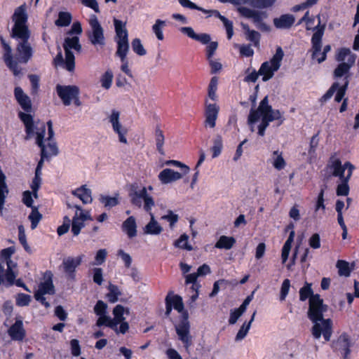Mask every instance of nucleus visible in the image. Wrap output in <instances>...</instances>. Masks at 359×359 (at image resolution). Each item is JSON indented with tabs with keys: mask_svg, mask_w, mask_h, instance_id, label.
Here are the masks:
<instances>
[{
	"mask_svg": "<svg viewBox=\"0 0 359 359\" xmlns=\"http://www.w3.org/2000/svg\"><path fill=\"white\" fill-rule=\"evenodd\" d=\"M27 19L25 4L18 7L12 16L14 25L11 36L17 41L15 58L13 57L11 46L2 36H0L1 43L4 48V61L15 76L22 74V68L19 63L27 64L34 54V48L30 41L31 31L27 25Z\"/></svg>",
	"mask_w": 359,
	"mask_h": 359,
	"instance_id": "1",
	"label": "nucleus"
},
{
	"mask_svg": "<svg viewBox=\"0 0 359 359\" xmlns=\"http://www.w3.org/2000/svg\"><path fill=\"white\" fill-rule=\"evenodd\" d=\"M327 311V306L323 299L316 294L309 299L308 318L313 323L311 334L314 339H319L323 335L325 341H329L332 334V320L323 318V313Z\"/></svg>",
	"mask_w": 359,
	"mask_h": 359,
	"instance_id": "2",
	"label": "nucleus"
},
{
	"mask_svg": "<svg viewBox=\"0 0 359 359\" xmlns=\"http://www.w3.org/2000/svg\"><path fill=\"white\" fill-rule=\"evenodd\" d=\"M172 306L179 313H182V318L180 323L175 325V330L179 339L184 344L187 351L191 345V337L190 335V324L187 312L184 311V304L182 299L179 295L170 297Z\"/></svg>",
	"mask_w": 359,
	"mask_h": 359,
	"instance_id": "3",
	"label": "nucleus"
},
{
	"mask_svg": "<svg viewBox=\"0 0 359 359\" xmlns=\"http://www.w3.org/2000/svg\"><path fill=\"white\" fill-rule=\"evenodd\" d=\"M14 95L21 108L27 113L20 111L18 116L25 126L27 136L25 140L30 139L34 135V124L33 117L28 114L32 111V102L30 98L24 93L20 87H15Z\"/></svg>",
	"mask_w": 359,
	"mask_h": 359,
	"instance_id": "4",
	"label": "nucleus"
},
{
	"mask_svg": "<svg viewBox=\"0 0 359 359\" xmlns=\"http://www.w3.org/2000/svg\"><path fill=\"white\" fill-rule=\"evenodd\" d=\"M130 312L128 308H125L121 304L116 305L112 311L114 318L109 316L103 317L100 320H97L96 325L102 327L107 326L113 330L116 334H126L129 330V324L125 320L124 313L128 314Z\"/></svg>",
	"mask_w": 359,
	"mask_h": 359,
	"instance_id": "5",
	"label": "nucleus"
},
{
	"mask_svg": "<svg viewBox=\"0 0 359 359\" xmlns=\"http://www.w3.org/2000/svg\"><path fill=\"white\" fill-rule=\"evenodd\" d=\"M47 126L48 135L47 140L48 141V143L46 147L43 143L44 135L46 133V126L43 123H41L40 126H34V130H36V132L34 131V134L36 135V143L41 148V152H43V150L45 151L46 153V156L49 158L53 156H57L59 153V150L56 142L53 140L55 133L51 121H48L47 122Z\"/></svg>",
	"mask_w": 359,
	"mask_h": 359,
	"instance_id": "6",
	"label": "nucleus"
},
{
	"mask_svg": "<svg viewBox=\"0 0 359 359\" xmlns=\"http://www.w3.org/2000/svg\"><path fill=\"white\" fill-rule=\"evenodd\" d=\"M353 170V165L348 161L342 165L336 154L330 156L326 165V170L330 172L327 177L334 176L338 177L339 179H344L346 177L351 178Z\"/></svg>",
	"mask_w": 359,
	"mask_h": 359,
	"instance_id": "7",
	"label": "nucleus"
},
{
	"mask_svg": "<svg viewBox=\"0 0 359 359\" xmlns=\"http://www.w3.org/2000/svg\"><path fill=\"white\" fill-rule=\"evenodd\" d=\"M114 25L116 32L115 41L117 43L116 55L120 57L121 60H124L129 50L128 34L126 28V23L114 19Z\"/></svg>",
	"mask_w": 359,
	"mask_h": 359,
	"instance_id": "8",
	"label": "nucleus"
},
{
	"mask_svg": "<svg viewBox=\"0 0 359 359\" xmlns=\"http://www.w3.org/2000/svg\"><path fill=\"white\" fill-rule=\"evenodd\" d=\"M320 21L319 20L318 25L313 28L315 30L314 34L311 38L312 44V59H316L318 63H322L327 58V53L330 51V45H326L323 51L321 52L322 48V38L324 34L325 26L319 27Z\"/></svg>",
	"mask_w": 359,
	"mask_h": 359,
	"instance_id": "9",
	"label": "nucleus"
},
{
	"mask_svg": "<svg viewBox=\"0 0 359 359\" xmlns=\"http://www.w3.org/2000/svg\"><path fill=\"white\" fill-rule=\"evenodd\" d=\"M284 53L280 47L276 48V53L269 61L264 62L262 64L259 74L262 76V81H267L271 79L276 72H277L283 58Z\"/></svg>",
	"mask_w": 359,
	"mask_h": 359,
	"instance_id": "10",
	"label": "nucleus"
},
{
	"mask_svg": "<svg viewBox=\"0 0 359 359\" xmlns=\"http://www.w3.org/2000/svg\"><path fill=\"white\" fill-rule=\"evenodd\" d=\"M63 48L65 52V69L69 72H72L75 68V57L71 49H74L79 53L82 48L79 37L65 38Z\"/></svg>",
	"mask_w": 359,
	"mask_h": 359,
	"instance_id": "11",
	"label": "nucleus"
},
{
	"mask_svg": "<svg viewBox=\"0 0 359 359\" xmlns=\"http://www.w3.org/2000/svg\"><path fill=\"white\" fill-rule=\"evenodd\" d=\"M89 23L90 29L87 32L89 41L95 47H104L105 45L104 29L97 17L95 15L92 16Z\"/></svg>",
	"mask_w": 359,
	"mask_h": 359,
	"instance_id": "12",
	"label": "nucleus"
},
{
	"mask_svg": "<svg viewBox=\"0 0 359 359\" xmlns=\"http://www.w3.org/2000/svg\"><path fill=\"white\" fill-rule=\"evenodd\" d=\"M131 203L138 208L142 206V201L144 202V210L149 212L152 208L154 206V201L153 198L147 194V188L143 187L140 190H135L130 194Z\"/></svg>",
	"mask_w": 359,
	"mask_h": 359,
	"instance_id": "13",
	"label": "nucleus"
},
{
	"mask_svg": "<svg viewBox=\"0 0 359 359\" xmlns=\"http://www.w3.org/2000/svg\"><path fill=\"white\" fill-rule=\"evenodd\" d=\"M348 84L349 80L347 79L341 86H339V83L338 82H334L327 91L320 99V102H326L332 98L335 92H337V93L334 97V101L340 102L342 100H344V97L346 94Z\"/></svg>",
	"mask_w": 359,
	"mask_h": 359,
	"instance_id": "14",
	"label": "nucleus"
},
{
	"mask_svg": "<svg viewBox=\"0 0 359 359\" xmlns=\"http://www.w3.org/2000/svg\"><path fill=\"white\" fill-rule=\"evenodd\" d=\"M56 92L65 106H69L76 93H80L79 87L74 85L62 86L57 84Z\"/></svg>",
	"mask_w": 359,
	"mask_h": 359,
	"instance_id": "15",
	"label": "nucleus"
},
{
	"mask_svg": "<svg viewBox=\"0 0 359 359\" xmlns=\"http://www.w3.org/2000/svg\"><path fill=\"white\" fill-rule=\"evenodd\" d=\"M119 117V111L114 109L109 116V121L111 123L114 131L118 134L119 141L122 143L127 144L128 141L125 137V135L127 133V130L120 123Z\"/></svg>",
	"mask_w": 359,
	"mask_h": 359,
	"instance_id": "16",
	"label": "nucleus"
},
{
	"mask_svg": "<svg viewBox=\"0 0 359 359\" xmlns=\"http://www.w3.org/2000/svg\"><path fill=\"white\" fill-rule=\"evenodd\" d=\"M219 111V107L215 104L208 103L205 102V121L204 126L205 127H209L210 128H213L216 126V121L218 117Z\"/></svg>",
	"mask_w": 359,
	"mask_h": 359,
	"instance_id": "17",
	"label": "nucleus"
},
{
	"mask_svg": "<svg viewBox=\"0 0 359 359\" xmlns=\"http://www.w3.org/2000/svg\"><path fill=\"white\" fill-rule=\"evenodd\" d=\"M356 55H351L347 59L346 62H339L333 72L334 79H339L344 76V83L349 78V72L351 68L354 65Z\"/></svg>",
	"mask_w": 359,
	"mask_h": 359,
	"instance_id": "18",
	"label": "nucleus"
},
{
	"mask_svg": "<svg viewBox=\"0 0 359 359\" xmlns=\"http://www.w3.org/2000/svg\"><path fill=\"white\" fill-rule=\"evenodd\" d=\"M8 334L14 341H22L25 337V330L23 327L22 320L18 318L8 330Z\"/></svg>",
	"mask_w": 359,
	"mask_h": 359,
	"instance_id": "19",
	"label": "nucleus"
},
{
	"mask_svg": "<svg viewBox=\"0 0 359 359\" xmlns=\"http://www.w3.org/2000/svg\"><path fill=\"white\" fill-rule=\"evenodd\" d=\"M273 25L278 29H290L295 22V17L292 14H283L273 20Z\"/></svg>",
	"mask_w": 359,
	"mask_h": 359,
	"instance_id": "20",
	"label": "nucleus"
},
{
	"mask_svg": "<svg viewBox=\"0 0 359 359\" xmlns=\"http://www.w3.org/2000/svg\"><path fill=\"white\" fill-rule=\"evenodd\" d=\"M183 175V173L176 172L172 169L165 168L158 174V179L162 184H168L180 180Z\"/></svg>",
	"mask_w": 359,
	"mask_h": 359,
	"instance_id": "21",
	"label": "nucleus"
},
{
	"mask_svg": "<svg viewBox=\"0 0 359 359\" xmlns=\"http://www.w3.org/2000/svg\"><path fill=\"white\" fill-rule=\"evenodd\" d=\"M83 257V255H80L77 257H68L64 259L62 264L65 272L68 273L69 276L73 277L76 268L81 264Z\"/></svg>",
	"mask_w": 359,
	"mask_h": 359,
	"instance_id": "22",
	"label": "nucleus"
},
{
	"mask_svg": "<svg viewBox=\"0 0 359 359\" xmlns=\"http://www.w3.org/2000/svg\"><path fill=\"white\" fill-rule=\"evenodd\" d=\"M53 274L50 271H46L44 275V281L41 283L39 285V289L36 292L53 294H55V287L52 280Z\"/></svg>",
	"mask_w": 359,
	"mask_h": 359,
	"instance_id": "23",
	"label": "nucleus"
},
{
	"mask_svg": "<svg viewBox=\"0 0 359 359\" xmlns=\"http://www.w3.org/2000/svg\"><path fill=\"white\" fill-rule=\"evenodd\" d=\"M72 194L79 198L83 204H90L93 202L92 191L86 185L72 190Z\"/></svg>",
	"mask_w": 359,
	"mask_h": 359,
	"instance_id": "24",
	"label": "nucleus"
},
{
	"mask_svg": "<svg viewBox=\"0 0 359 359\" xmlns=\"http://www.w3.org/2000/svg\"><path fill=\"white\" fill-rule=\"evenodd\" d=\"M151 216L149 222L144 227L143 231L144 234L149 235H159L163 231V227L155 219L154 215L151 211L149 212Z\"/></svg>",
	"mask_w": 359,
	"mask_h": 359,
	"instance_id": "25",
	"label": "nucleus"
},
{
	"mask_svg": "<svg viewBox=\"0 0 359 359\" xmlns=\"http://www.w3.org/2000/svg\"><path fill=\"white\" fill-rule=\"evenodd\" d=\"M241 27L244 31L246 39L250 41L255 47H259L261 38L260 34L254 29H251L248 25L243 22L241 23Z\"/></svg>",
	"mask_w": 359,
	"mask_h": 359,
	"instance_id": "26",
	"label": "nucleus"
},
{
	"mask_svg": "<svg viewBox=\"0 0 359 359\" xmlns=\"http://www.w3.org/2000/svg\"><path fill=\"white\" fill-rule=\"evenodd\" d=\"M122 230L130 238L137 236V224L133 216L129 217L123 222Z\"/></svg>",
	"mask_w": 359,
	"mask_h": 359,
	"instance_id": "27",
	"label": "nucleus"
},
{
	"mask_svg": "<svg viewBox=\"0 0 359 359\" xmlns=\"http://www.w3.org/2000/svg\"><path fill=\"white\" fill-rule=\"evenodd\" d=\"M208 12L207 13H211L215 17L219 18L224 24V26L226 31L227 38L228 39H231L233 35V22L228 20L224 15H222L217 10H207Z\"/></svg>",
	"mask_w": 359,
	"mask_h": 359,
	"instance_id": "28",
	"label": "nucleus"
},
{
	"mask_svg": "<svg viewBox=\"0 0 359 359\" xmlns=\"http://www.w3.org/2000/svg\"><path fill=\"white\" fill-rule=\"evenodd\" d=\"M337 344L339 349L344 352V359H348L351 346L349 336L346 333L341 334L338 338Z\"/></svg>",
	"mask_w": 359,
	"mask_h": 359,
	"instance_id": "29",
	"label": "nucleus"
},
{
	"mask_svg": "<svg viewBox=\"0 0 359 359\" xmlns=\"http://www.w3.org/2000/svg\"><path fill=\"white\" fill-rule=\"evenodd\" d=\"M276 0H244V4L250 5L252 8L264 9L272 7Z\"/></svg>",
	"mask_w": 359,
	"mask_h": 359,
	"instance_id": "30",
	"label": "nucleus"
},
{
	"mask_svg": "<svg viewBox=\"0 0 359 359\" xmlns=\"http://www.w3.org/2000/svg\"><path fill=\"white\" fill-rule=\"evenodd\" d=\"M236 243V240L233 237L221 236L215 243V247L218 249L230 250Z\"/></svg>",
	"mask_w": 359,
	"mask_h": 359,
	"instance_id": "31",
	"label": "nucleus"
},
{
	"mask_svg": "<svg viewBox=\"0 0 359 359\" xmlns=\"http://www.w3.org/2000/svg\"><path fill=\"white\" fill-rule=\"evenodd\" d=\"M99 201L107 208H111L119 203V195L116 194L114 196L101 194Z\"/></svg>",
	"mask_w": 359,
	"mask_h": 359,
	"instance_id": "32",
	"label": "nucleus"
},
{
	"mask_svg": "<svg viewBox=\"0 0 359 359\" xmlns=\"http://www.w3.org/2000/svg\"><path fill=\"white\" fill-rule=\"evenodd\" d=\"M165 21L158 19L156 20L155 23L152 26L153 32L156 35V38L160 41H162L164 39L163 29L165 27Z\"/></svg>",
	"mask_w": 359,
	"mask_h": 359,
	"instance_id": "33",
	"label": "nucleus"
},
{
	"mask_svg": "<svg viewBox=\"0 0 359 359\" xmlns=\"http://www.w3.org/2000/svg\"><path fill=\"white\" fill-rule=\"evenodd\" d=\"M164 140L165 137L163 131L159 128V127H156L155 130V140L156 149L161 155H164L165 154L163 150Z\"/></svg>",
	"mask_w": 359,
	"mask_h": 359,
	"instance_id": "34",
	"label": "nucleus"
},
{
	"mask_svg": "<svg viewBox=\"0 0 359 359\" xmlns=\"http://www.w3.org/2000/svg\"><path fill=\"white\" fill-rule=\"evenodd\" d=\"M107 304L102 300H98L94 306L95 313L99 316L97 320H100L103 317H108L107 314Z\"/></svg>",
	"mask_w": 359,
	"mask_h": 359,
	"instance_id": "35",
	"label": "nucleus"
},
{
	"mask_svg": "<svg viewBox=\"0 0 359 359\" xmlns=\"http://www.w3.org/2000/svg\"><path fill=\"white\" fill-rule=\"evenodd\" d=\"M28 218L31 222L32 229H34L42 219V215L39 212L37 207H33Z\"/></svg>",
	"mask_w": 359,
	"mask_h": 359,
	"instance_id": "36",
	"label": "nucleus"
},
{
	"mask_svg": "<svg viewBox=\"0 0 359 359\" xmlns=\"http://www.w3.org/2000/svg\"><path fill=\"white\" fill-rule=\"evenodd\" d=\"M108 290L109 293L107 294V297L109 302L111 303H115L118 301V297L121 294L119 288L115 285L109 284Z\"/></svg>",
	"mask_w": 359,
	"mask_h": 359,
	"instance_id": "37",
	"label": "nucleus"
},
{
	"mask_svg": "<svg viewBox=\"0 0 359 359\" xmlns=\"http://www.w3.org/2000/svg\"><path fill=\"white\" fill-rule=\"evenodd\" d=\"M273 155L275 156L273 161V167L278 170L283 169L286 165V163L283 158L282 152L276 150L273 152Z\"/></svg>",
	"mask_w": 359,
	"mask_h": 359,
	"instance_id": "38",
	"label": "nucleus"
},
{
	"mask_svg": "<svg viewBox=\"0 0 359 359\" xmlns=\"http://www.w3.org/2000/svg\"><path fill=\"white\" fill-rule=\"evenodd\" d=\"M339 275L341 276L348 277L351 274V270L348 262L344 260H339L337 262Z\"/></svg>",
	"mask_w": 359,
	"mask_h": 359,
	"instance_id": "39",
	"label": "nucleus"
},
{
	"mask_svg": "<svg viewBox=\"0 0 359 359\" xmlns=\"http://www.w3.org/2000/svg\"><path fill=\"white\" fill-rule=\"evenodd\" d=\"M223 148L222 138L220 135L216 136L213 142V146L212 147V158H217L222 152Z\"/></svg>",
	"mask_w": 359,
	"mask_h": 359,
	"instance_id": "40",
	"label": "nucleus"
},
{
	"mask_svg": "<svg viewBox=\"0 0 359 359\" xmlns=\"http://www.w3.org/2000/svg\"><path fill=\"white\" fill-rule=\"evenodd\" d=\"M72 16L67 12H60L58 18L55 21V25L59 27H66L71 22Z\"/></svg>",
	"mask_w": 359,
	"mask_h": 359,
	"instance_id": "41",
	"label": "nucleus"
},
{
	"mask_svg": "<svg viewBox=\"0 0 359 359\" xmlns=\"http://www.w3.org/2000/svg\"><path fill=\"white\" fill-rule=\"evenodd\" d=\"M114 75L111 70H107L105 73L102 76L100 82L102 87L105 89L110 88L112 81H113Z\"/></svg>",
	"mask_w": 359,
	"mask_h": 359,
	"instance_id": "42",
	"label": "nucleus"
},
{
	"mask_svg": "<svg viewBox=\"0 0 359 359\" xmlns=\"http://www.w3.org/2000/svg\"><path fill=\"white\" fill-rule=\"evenodd\" d=\"M189 236L184 233L175 242V245L177 248L185 249L187 250H191L192 247L188 243Z\"/></svg>",
	"mask_w": 359,
	"mask_h": 359,
	"instance_id": "43",
	"label": "nucleus"
},
{
	"mask_svg": "<svg viewBox=\"0 0 359 359\" xmlns=\"http://www.w3.org/2000/svg\"><path fill=\"white\" fill-rule=\"evenodd\" d=\"M262 116L270 122L282 119V114L280 111L274 110L272 107L271 108V110H269V111H266V112L262 114Z\"/></svg>",
	"mask_w": 359,
	"mask_h": 359,
	"instance_id": "44",
	"label": "nucleus"
},
{
	"mask_svg": "<svg viewBox=\"0 0 359 359\" xmlns=\"http://www.w3.org/2000/svg\"><path fill=\"white\" fill-rule=\"evenodd\" d=\"M341 183L337 186V194L338 196H347L349 192V187L348 185V182L350 178H347V177L344 179H340Z\"/></svg>",
	"mask_w": 359,
	"mask_h": 359,
	"instance_id": "45",
	"label": "nucleus"
},
{
	"mask_svg": "<svg viewBox=\"0 0 359 359\" xmlns=\"http://www.w3.org/2000/svg\"><path fill=\"white\" fill-rule=\"evenodd\" d=\"M351 55H355V54L351 53L349 48H340L337 55H336V60L339 62H346L345 60L350 57Z\"/></svg>",
	"mask_w": 359,
	"mask_h": 359,
	"instance_id": "46",
	"label": "nucleus"
},
{
	"mask_svg": "<svg viewBox=\"0 0 359 359\" xmlns=\"http://www.w3.org/2000/svg\"><path fill=\"white\" fill-rule=\"evenodd\" d=\"M132 48L133 50L138 55L143 56L147 53L146 50L144 49L141 41L140 39H135L132 41Z\"/></svg>",
	"mask_w": 359,
	"mask_h": 359,
	"instance_id": "47",
	"label": "nucleus"
},
{
	"mask_svg": "<svg viewBox=\"0 0 359 359\" xmlns=\"http://www.w3.org/2000/svg\"><path fill=\"white\" fill-rule=\"evenodd\" d=\"M250 327H251L250 323L245 322L241 327L238 333L236 334V336L235 337V341H242L247 336Z\"/></svg>",
	"mask_w": 359,
	"mask_h": 359,
	"instance_id": "48",
	"label": "nucleus"
},
{
	"mask_svg": "<svg viewBox=\"0 0 359 359\" xmlns=\"http://www.w3.org/2000/svg\"><path fill=\"white\" fill-rule=\"evenodd\" d=\"M217 78L216 76H213L211 79L208 86V96L212 100H215L217 98L216 91L217 88Z\"/></svg>",
	"mask_w": 359,
	"mask_h": 359,
	"instance_id": "49",
	"label": "nucleus"
},
{
	"mask_svg": "<svg viewBox=\"0 0 359 359\" xmlns=\"http://www.w3.org/2000/svg\"><path fill=\"white\" fill-rule=\"evenodd\" d=\"M261 113L259 109L255 110L253 108L251 109L250 114L248 118V123L251 126V131L255 130L253 124L255 123L260 118Z\"/></svg>",
	"mask_w": 359,
	"mask_h": 359,
	"instance_id": "50",
	"label": "nucleus"
},
{
	"mask_svg": "<svg viewBox=\"0 0 359 359\" xmlns=\"http://www.w3.org/2000/svg\"><path fill=\"white\" fill-rule=\"evenodd\" d=\"M312 295L314 294H313L311 285L309 283H306L299 290V299L302 302L305 301L309 297L310 298Z\"/></svg>",
	"mask_w": 359,
	"mask_h": 359,
	"instance_id": "51",
	"label": "nucleus"
},
{
	"mask_svg": "<svg viewBox=\"0 0 359 359\" xmlns=\"http://www.w3.org/2000/svg\"><path fill=\"white\" fill-rule=\"evenodd\" d=\"M84 227V222L77 217H73L72 223V232L74 236H78L82 228Z\"/></svg>",
	"mask_w": 359,
	"mask_h": 359,
	"instance_id": "52",
	"label": "nucleus"
},
{
	"mask_svg": "<svg viewBox=\"0 0 359 359\" xmlns=\"http://www.w3.org/2000/svg\"><path fill=\"white\" fill-rule=\"evenodd\" d=\"M290 288V281L289 279H285L280 287V300L284 301L289 293Z\"/></svg>",
	"mask_w": 359,
	"mask_h": 359,
	"instance_id": "53",
	"label": "nucleus"
},
{
	"mask_svg": "<svg viewBox=\"0 0 359 359\" xmlns=\"http://www.w3.org/2000/svg\"><path fill=\"white\" fill-rule=\"evenodd\" d=\"M161 219L168 221L170 223V227L172 228L177 222L179 217L177 215L174 214L172 210H168V215L162 216Z\"/></svg>",
	"mask_w": 359,
	"mask_h": 359,
	"instance_id": "54",
	"label": "nucleus"
},
{
	"mask_svg": "<svg viewBox=\"0 0 359 359\" xmlns=\"http://www.w3.org/2000/svg\"><path fill=\"white\" fill-rule=\"evenodd\" d=\"M179 3L181 4L182 6L184 8H188L190 9H195L200 11H202L203 13H208V11L200 6H198L194 3L191 2L190 0H179Z\"/></svg>",
	"mask_w": 359,
	"mask_h": 359,
	"instance_id": "55",
	"label": "nucleus"
},
{
	"mask_svg": "<svg viewBox=\"0 0 359 359\" xmlns=\"http://www.w3.org/2000/svg\"><path fill=\"white\" fill-rule=\"evenodd\" d=\"M107 255V252L105 249H100L99 250L95 255V263L94 265H101L103 264L105 260Z\"/></svg>",
	"mask_w": 359,
	"mask_h": 359,
	"instance_id": "56",
	"label": "nucleus"
},
{
	"mask_svg": "<svg viewBox=\"0 0 359 359\" xmlns=\"http://www.w3.org/2000/svg\"><path fill=\"white\" fill-rule=\"evenodd\" d=\"M74 208H76L77 210L74 217H77L78 219H81L83 222L90 219L89 212L83 211L79 205H74Z\"/></svg>",
	"mask_w": 359,
	"mask_h": 359,
	"instance_id": "57",
	"label": "nucleus"
},
{
	"mask_svg": "<svg viewBox=\"0 0 359 359\" xmlns=\"http://www.w3.org/2000/svg\"><path fill=\"white\" fill-rule=\"evenodd\" d=\"M165 164L168 165H174V166L180 167L184 175L187 174L190 170L189 168L187 165L181 163L180 161H175V160L167 161L165 162Z\"/></svg>",
	"mask_w": 359,
	"mask_h": 359,
	"instance_id": "58",
	"label": "nucleus"
},
{
	"mask_svg": "<svg viewBox=\"0 0 359 359\" xmlns=\"http://www.w3.org/2000/svg\"><path fill=\"white\" fill-rule=\"evenodd\" d=\"M30 300L31 298L29 295L21 293L18 294L16 299V304L19 306H25L29 305Z\"/></svg>",
	"mask_w": 359,
	"mask_h": 359,
	"instance_id": "59",
	"label": "nucleus"
},
{
	"mask_svg": "<svg viewBox=\"0 0 359 359\" xmlns=\"http://www.w3.org/2000/svg\"><path fill=\"white\" fill-rule=\"evenodd\" d=\"M16 273L13 270L7 269L5 274V281L7 286H11L15 283Z\"/></svg>",
	"mask_w": 359,
	"mask_h": 359,
	"instance_id": "60",
	"label": "nucleus"
},
{
	"mask_svg": "<svg viewBox=\"0 0 359 359\" xmlns=\"http://www.w3.org/2000/svg\"><path fill=\"white\" fill-rule=\"evenodd\" d=\"M22 203L28 208H32L33 206V198L32 192L29 191H25L22 193Z\"/></svg>",
	"mask_w": 359,
	"mask_h": 359,
	"instance_id": "61",
	"label": "nucleus"
},
{
	"mask_svg": "<svg viewBox=\"0 0 359 359\" xmlns=\"http://www.w3.org/2000/svg\"><path fill=\"white\" fill-rule=\"evenodd\" d=\"M218 47V43L216 41H211L207 46V59L208 60L212 59L217 48Z\"/></svg>",
	"mask_w": 359,
	"mask_h": 359,
	"instance_id": "62",
	"label": "nucleus"
},
{
	"mask_svg": "<svg viewBox=\"0 0 359 359\" xmlns=\"http://www.w3.org/2000/svg\"><path fill=\"white\" fill-rule=\"evenodd\" d=\"M118 255L121 257V259L124 262L126 267H130L132 264V258L128 253L125 252L123 250H119L118 252Z\"/></svg>",
	"mask_w": 359,
	"mask_h": 359,
	"instance_id": "63",
	"label": "nucleus"
},
{
	"mask_svg": "<svg viewBox=\"0 0 359 359\" xmlns=\"http://www.w3.org/2000/svg\"><path fill=\"white\" fill-rule=\"evenodd\" d=\"M72 354L74 356H79L81 354V347L79 340L74 339L70 341Z\"/></svg>",
	"mask_w": 359,
	"mask_h": 359,
	"instance_id": "64",
	"label": "nucleus"
}]
</instances>
